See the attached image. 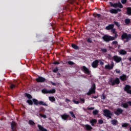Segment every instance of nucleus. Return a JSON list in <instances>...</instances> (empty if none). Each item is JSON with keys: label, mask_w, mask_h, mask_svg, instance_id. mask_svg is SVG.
Masks as SVG:
<instances>
[{"label": "nucleus", "mask_w": 131, "mask_h": 131, "mask_svg": "<svg viewBox=\"0 0 131 131\" xmlns=\"http://www.w3.org/2000/svg\"><path fill=\"white\" fill-rule=\"evenodd\" d=\"M121 39L122 40L126 39L125 42H128V41H129V40L131 39V34H128L127 33L124 32L121 35Z\"/></svg>", "instance_id": "1"}, {"label": "nucleus", "mask_w": 131, "mask_h": 131, "mask_svg": "<svg viewBox=\"0 0 131 131\" xmlns=\"http://www.w3.org/2000/svg\"><path fill=\"white\" fill-rule=\"evenodd\" d=\"M103 115L105 117H107L108 118L112 119V116H113V112H111L109 110L105 109L103 110Z\"/></svg>", "instance_id": "2"}, {"label": "nucleus", "mask_w": 131, "mask_h": 131, "mask_svg": "<svg viewBox=\"0 0 131 131\" xmlns=\"http://www.w3.org/2000/svg\"><path fill=\"white\" fill-rule=\"evenodd\" d=\"M102 39H103V40H104V41H106V42H109V41H111V40H114V39H115V38L108 35H104L102 37Z\"/></svg>", "instance_id": "3"}, {"label": "nucleus", "mask_w": 131, "mask_h": 131, "mask_svg": "<svg viewBox=\"0 0 131 131\" xmlns=\"http://www.w3.org/2000/svg\"><path fill=\"white\" fill-rule=\"evenodd\" d=\"M110 5L111 7H113V8H120V9L123 8V6L121 4L120 2L115 4H113L112 2H110Z\"/></svg>", "instance_id": "4"}, {"label": "nucleus", "mask_w": 131, "mask_h": 131, "mask_svg": "<svg viewBox=\"0 0 131 131\" xmlns=\"http://www.w3.org/2000/svg\"><path fill=\"white\" fill-rule=\"evenodd\" d=\"M96 93V84L93 83L89 91L87 93L88 96H91L92 94H95Z\"/></svg>", "instance_id": "5"}, {"label": "nucleus", "mask_w": 131, "mask_h": 131, "mask_svg": "<svg viewBox=\"0 0 131 131\" xmlns=\"http://www.w3.org/2000/svg\"><path fill=\"white\" fill-rule=\"evenodd\" d=\"M110 82L111 83V85L114 86L115 84H119L120 83V80H119V78H116L115 80L111 79Z\"/></svg>", "instance_id": "6"}, {"label": "nucleus", "mask_w": 131, "mask_h": 131, "mask_svg": "<svg viewBox=\"0 0 131 131\" xmlns=\"http://www.w3.org/2000/svg\"><path fill=\"white\" fill-rule=\"evenodd\" d=\"M81 69L82 71H83V72H84L85 74H88V75H91V71H90V70H89L86 67L84 66L81 68Z\"/></svg>", "instance_id": "7"}, {"label": "nucleus", "mask_w": 131, "mask_h": 131, "mask_svg": "<svg viewBox=\"0 0 131 131\" xmlns=\"http://www.w3.org/2000/svg\"><path fill=\"white\" fill-rule=\"evenodd\" d=\"M113 59H114V60L115 62H116V63H120V62L122 61V58L117 55H114Z\"/></svg>", "instance_id": "8"}, {"label": "nucleus", "mask_w": 131, "mask_h": 131, "mask_svg": "<svg viewBox=\"0 0 131 131\" xmlns=\"http://www.w3.org/2000/svg\"><path fill=\"white\" fill-rule=\"evenodd\" d=\"M122 113H123V110L121 108H118L116 111L114 112V114L117 115V116H119V115L122 114Z\"/></svg>", "instance_id": "9"}, {"label": "nucleus", "mask_w": 131, "mask_h": 131, "mask_svg": "<svg viewBox=\"0 0 131 131\" xmlns=\"http://www.w3.org/2000/svg\"><path fill=\"white\" fill-rule=\"evenodd\" d=\"M36 81L37 82H45L46 81V78L41 76H38V78L36 79Z\"/></svg>", "instance_id": "10"}, {"label": "nucleus", "mask_w": 131, "mask_h": 131, "mask_svg": "<svg viewBox=\"0 0 131 131\" xmlns=\"http://www.w3.org/2000/svg\"><path fill=\"white\" fill-rule=\"evenodd\" d=\"M92 66L93 68H97L99 66V60H94L92 63Z\"/></svg>", "instance_id": "11"}, {"label": "nucleus", "mask_w": 131, "mask_h": 131, "mask_svg": "<svg viewBox=\"0 0 131 131\" xmlns=\"http://www.w3.org/2000/svg\"><path fill=\"white\" fill-rule=\"evenodd\" d=\"M128 106H131V101H127L126 103H123L122 104V106L125 109H127V108H128Z\"/></svg>", "instance_id": "12"}, {"label": "nucleus", "mask_w": 131, "mask_h": 131, "mask_svg": "<svg viewBox=\"0 0 131 131\" xmlns=\"http://www.w3.org/2000/svg\"><path fill=\"white\" fill-rule=\"evenodd\" d=\"M110 12L111 13V14H117L118 12H121V10L120 9H112L110 10Z\"/></svg>", "instance_id": "13"}, {"label": "nucleus", "mask_w": 131, "mask_h": 131, "mask_svg": "<svg viewBox=\"0 0 131 131\" xmlns=\"http://www.w3.org/2000/svg\"><path fill=\"white\" fill-rule=\"evenodd\" d=\"M119 78L121 81H125L127 80V76L125 74H123L122 75L120 76Z\"/></svg>", "instance_id": "14"}, {"label": "nucleus", "mask_w": 131, "mask_h": 131, "mask_svg": "<svg viewBox=\"0 0 131 131\" xmlns=\"http://www.w3.org/2000/svg\"><path fill=\"white\" fill-rule=\"evenodd\" d=\"M16 127H17V124L15 123L14 121L11 122V129L12 131L16 130Z\"/></svg>", "instance_id": "15"}, {"label": "nucleus", "mask_w": 131, "mask_h": 131, "mask_svg": "<svg viewBox=\"0 0 131 131\" xmlns=\"http://www.w3.org/2000/svg\"><path fill=\"white\" fill-rule=\"evenodd\" d=\"M114 67V63L113 62H112V63L111 64V66L109 64L105 66V69L111 70V69H113Z\"/></svg>", "instance_id": "16"}, {"label": "nucleus", "mask_w": 131, "mask_h": 131, "mask_svg": "<svg viewBox=\"0 0 131 131\" xmlns=\"http://www.w3.org/2000/svg\"><path fill=\"white\" fill-rule=\"evenodd\" d=\"M83 127L86 130H92V129H93V127L89 124L84 125Z\"/></svg>", "instance_id": "17"}, {"label": "nucleus", "mask_w": 131, "mask_h": 131, "mask_svg": "<svg viewBox=\"0 0 131 131\" xmlns=\"http://www.w3.org/2000/svg\"><path fill=\"white\" fill-rule=\"evenodd\" d=\"M61 117L63 120H67V119L70 117V116L67 114H63L61 115Z\"/></svg>", "instance_id": "18"}, {"label": "nucleus", "mask_w": 131, "mask_h": 131, "mask_svg": "<svg viewBox=\"0 0 131 131\" xmlns=\"http://www.w3.org/2000/svg\"><path fill=\"white\" fill-rule=\"evenodd\" d=\"M114 28V24H111L106 26L105 29L106 30H111Z\"/></svg>", "instance_id": "19"}, {"label": "nucleus", "mask_w": 131, "mask_h": 131, "mask_svg": "<svg viewBox=\"0 0 131 131\" xmlns=\"http://www.w3.org/2000/svg\"><path fill=\"white\" fill-rule=\"evenodd\" d=\"M90 123L91 124V125L92 126H94L95 124H96V123H97V119H92L91 121H90Z\"/></svg>", "instance_id": "20"}, {"label": "nucleus", "mask_w": 131, "mask_h": 131, "mask_svg": "<svg viewBox=\"0 0 131 131\" xmlns=\"http://www.w3.org/2000/svg\"><path fill=\"white\" fill-rule=\"evenodd\" d=\"M49 101H50V102H52V103H54V102H56V98H55L54 96H49Z\"/></svg>", "instance_id": "21"}, {"label": "nucleus", "mask_w": 131, "mask_h": 131, "mask_svg": "<svg viewBox=\"0 0 131 131\" xmlns=\"http://www.w3.org/2000/svg\"><path fill=\"white\" fill-rule=\"evenodd\" d=\"M33 101V103H34V105H35V106H37L38 105V104H39V101H38V100H37V99H35V98H33L32 99Z\"/></svg>", "instance_id": "22"}, {"label": "nucleus", "mask_w": 131, "mask_h": 131, "mask_svg": "<svg viewBox=\"0 0 131 131\" xmlns=\"http://www.w3.org/2000/svg\"><path fill=\"white\" fill-rule=\"evenodd\" d=\"M37 127H38L39 130L40 131H46L47 129L45 128L43 126L41 125L38 124Z\"/></svg>", "instance_id": "23"}, {"label": "nucleus", "mask_w": 131, "mask_h": 131, "mask_svg": "<svg viewBox=\"0 0 131 131\" xmlns=\"http://www.w3.org/2000/svg\"><path fill=\"white\" fill-rule=\"evenodd\" d=\"M126 10H127V15H128V16H131V7L127 8Z\"/></svg>", "instance_id": "24"}, {"label": "nucleus", "mask_w": 131, "mask_h": 131, "mask_svg": "<svg viewBox=\"0 0 131 131\" xmlns=\"http://www.w3.org/2000/svg\"><path fill=\"white\" fill-rule=\"evenodd\" d=\"M127 52H126V51H125V50H123V49H122V50H121L120 51V52H119V54H120V55H126V53H127Z\"/></svg>", "instance_id": "25"}, {"label": "nucleus", "mask_w": 131, "mask_h": 131, "mask_svg": "<svg viewBox=\"0 0 131 131\" xmlns=\"http://www.w3.org/2000/svg\"><path fill=\"white\" fill-rule=\"evenodd\" d=\"M25 96L26 97V98H28V99H29V100H31V99H32L31 95L28 93H25Z\"/></svg>", "instance_id": "26"}, {"label": "nucleus", "mask_w": 131, "mask_h": 131, "mask_svg": "<svg viewBox=\"0 0 131 131\" xmlns=\"http://www.w3.org/2000/svg\"><path fill=\"white\" fill-rule=\"evenodd\" d=\"M39 105H40L42 106H48V104H47V103L42 101H39Z\"/></svg>", "instance_id": "27"}, {"label": "nucleus", "mask_w": 131, "mask_h": 131, "mask_svg": "<svg viewBox=\"0 0 131 131\" xmlns=\"http://www.w3.org/2000/svg\"><path fill=\"white\" fill-rule=\"evenodd\" d=\"M111 123L113 124V125H117V123H118V121L115 119H113L111 121Z\"/></svg>", "instance_id": "28"}, {"label": "nucleus", "mask_w": 131, "mask_h": 131, "mask_svg": "<svg viewBox=\"0 0 131 131\" xmlns=\"http://www.w3.org/2000/svg\"><path fill=\"white\" fill-rule=\"evenodd\" d=\"M93 16H94V17H95V18L97 17V19H100V17H101V14L95 13L93 14Z\"/></svg>", "instance_id": "29"}, {"label": "nucleus", "mask_w": 131, "mask_h": 131, "mask_svg": "<svg viewBox=\"0 0 131 131\" xmlns=\"http://www.w3.org/2000/svg\"><path fill=\"white\" fill-rule=\"evenodd\" d=\"M27 103H28V104L30 105V106H32L33 105V102L32 100H31V99H29L27 100Z\"/></svg>", "instance_id": "30"}, {"label": "nucleus", "mask_w": 131, "mask_h": 131, "mask_svg": "<svg viewBox=\"0 0 131 131\" xmlns=\"http://www.w3.org/2000/svg\"><path fill=\"white\" fill-rule=\"evenodd\" d=\"M72 47L75 50H79V47L75 44H72Z\"/></svg>", "instance_id": "31"}, {"label": "nucleus", "mask_w": 131, "mask_h": 131, "mask_svg": "<svg viewBox=\"0 0 131 131\" xmlns=\"http://www.w3.org/2000/svg\"><path fill=\"white\" fill-rule=\"evenodd\" d=\"M49 94H55L56 93V89H53L51 90H48Z\"/></svg>", "instance_id": "32"}, {"label": "nucleus", "mask_w": 131, "mask_h": 131, "mask_svg": "<svg viewBox=\"0 0 131 131\" xmlns=\"http://www.w3.org/2000/svg\"><path fill=\"white\" fill-rule=\"evenodd\" d=\"M41 92L42 94H49V90L47 89H42Z\"/></svg>", "instance_id": "33"}, {"label": "nucleus", "mask_w": 131, "mask_h": 131, "mask_svg": "<svg viewBox=\"0 0 131 131\" xmlns=\"http://www.w3.org/2000/svg\"><path fill=\"white\" fill-rule=\"evenodd\" d=\"M114 23L116 26L118 27V28H120V24L117 21H114Z\"/></svg>", "instance_id": "34"}, {"label": "nucleus", "mask_w": 131, "mask_h": 131, "mask_svg": "<svg viewBox=\"0 0 131 131\" xmlns=\"http://www.w3.org/2000/svg\"><path fill=\"white\" fill-rule=\"evenodd\" d=\"M70 114L71 115V116L73 118H76V117H75V115H74V113H73V112L71 111L69 112Z\"/></svg>", "instance_id": "35"}, {"label": "nucleus", "mask_w": 131, "mask_h": 131, "mask_svg": "<svg viewBox=\"0 0 131 131\" xmlns=\"http://www.w3.org/2000/svg\"><path fill=\"white\" fill-rule=\"evenodd\" d=\"M129 125V124L127 123H124L122 124V127H127Z\"/></svg>", "instance_id": "36"}, {"label": "nucleus", "mask_w": 131, "mask_h": 131, "mask_svg": "<svg viewBox=\"0 0 131 131\" xmlns=\"http://www.w3.org/2000/svg\"><path fill=\"white\" fill-rule=\"evenodd\" d=\"M29 124H30V125H34L35 124V123L32 120H30L29 121Z\"/></svg>", "instance_id": "37"}, {"label": "nucleus", "mask_w": 131, "mask_h": 131, "mask_svg": "<svg viewBox=\"0 0 131 131\" xmlns=\"http://www.w3.org/2000/svg\"><path fill=\"white\" fill-rule=\"evenodd\" d=\"M125 24H129V23H130V19H129L128 18L125 19Z\"/></svg>", "instance_id": "38"}, {"label": "nucleus", "mask_w": 131, "mask_h": 131, "mask_svg": "<svg viewBox=\"0 0 131 131\" xmlns=\"http://www.w3.org/2000/svg\"><path fill=\"white\" fill-rule=\"evenodd\" d=\"M93 113L94 115H97V114L99 113V111H98V110H95L93 111Z\"/></svg>", "instance_id": "39"}, {"label": "nucleus", "mask_w": 131, "mask_h": 131, "mask_svg": "<svg viewBox=\"0 0 131 131\" xmlns=\"http://www.w3.org/2000/svg\"><path fill=\"white\" fill-rule=\"evenodd\" d=\"M10 88L11 90H13V89H15V88H16V86L14 84L11 83L10 84Z\"/></svg>", "instance_id": "40"}, {"label": "nucleus", "mask_w": 131, "mask_h": 131, "mask_svg": "<svg viewBox=\"0 0 131 131\" xmlns=\"http://www.w3.org/2000/svg\"><path fill=\"white\" fill-rule=\"evenodd\" d=\"M40 112H45V111H46V108H45L43 107H40Z\"/></svg>", "instance_id": "41"}, {"label": "nucleus", "mask_w": 131, "mask_h": 131, "mask_svg": "<svg viewBox=\"0 0 131 131\" xmlns=\"http://www.w3.org/2000/svg\"><path fill=\"white\" fill-rule=\"evenodd\" d=\"M58 71L59 68H58V67H56L55 69L53 70V72H54V73H57V72H58Z\"/></svg>", "instance_id": "42"}, {"label": "nucleus", "mask_w": 131, "mask_h": 131, "mask_svg": "<svg viewBox=\"0 0 131 131\" xmlns=\"http://www.w3.org/2000/svg\"><path fill=\"white\" fill-rule=\"evenodd\" d=\"M69 65H75V63H74V62L73 61H69L68 62Z\"/></svg>", "instance_id": "43"}, {"label": "nucleus", "mask_w": 131, "mask_h": 131, "mask_svg": "<svg viewBox=\"0 0 131 131\" xmlns=\"http://www.w3.org/2000/svg\"><path fill=\"white\" fill-rule=\"evenodd\" d=\"M39 116H40V117H42L43 118H47V115H42V114H39Z\"/></svg>", "instance_id": "44"}, {"label": "nucleus", "mask_w": 131, "mask_h": 131, "mask_svg": "<svg viewBox=\"0 0 131 131\" xmlns=\"http://www.w3.org/2000/svg\"><path fill=\"white\" fill-rule=\"evenodd\" d=\"M115 72L116 73H118V74H120V73H121V71H120V70H118V69H116V70H115Z\"/></svg>", "instance_id": "45"}, {"label": "nucleus", "mask_w": 131, "mask_h": 131, "mask_svg": "<svg viewBox=\"0 0 131 131\" xmlns=\"http://www.w3.org/2000/svg\"><path fill=\"white\" fill-rule=\"evenodd\" d=\"M101 51L102 53H107L106 49H101Z\"/></svg>", "instance_id": "46"}, {"label": "nucleus", "mask_w": 131, "mask_h": 131, "mask_svg": "<svg viewBox=\"0 0 131 131\" xmlns=\"http://www.w3.org/2000/svg\"><path fill=\"white\" fill-rule=\"evenodd\" d=\"M103 122H104V121L102 119H100L98 120V123L99 124H103Z\"/></svg>", "instance_id": "47"}, {"label": "nucleus", "mask_w": 131, "mask_h": 131, "mask_svg": "<svg viewBox=\"0 0 131 131\" xmlns=\"http://www.w3.org/2000/svg\"><path fill=\"white\" fill-rule=\"evenodd\" d=\"M127 2V0H121V3L122 4H123V5L126 4Z\"/></svg>", "instance_id": "48"}, {"label": "nucleus", "mask_w": 131, "mask_h": 131, "mask_svg": "<svg viewBox=\"0 0 131 131\" xmlns=\"http://www.w3.org/2000/svg\"><path fill=\"white\" fill-rule=\"evenodd\" d=\"M53 64H54V65H59V64H60V62H59V61H54Z\"/></svg>", "instance_id": "49"}, {"label": "nucleus", "mask_w": 131, "mask_h": 131, "mask_svg": "<svg viewBox=\"0 0 131 131\" xmlns=\"http://www.w3.org/2000/svg\"><path fill=\"white\" fill-rule=\"evenodd\" d=\"M73 103H74V104H79V101H76L75 100H73Z\"/></svg>", "instance_id": "50"}, {"label": "nucleus", "mask_w": 131, "mask_h": 131, "mask_svg": "<svg viewBox=\"0 0 131 131\" xmlns=\"http://www.w3.org/2000/svg\"><path fill=\"white\" fill-rule=\"evenodd\" d=\"M87 41H88V42H89L90 43H92V42H93V41L90 38L87 39Z\"/></svg>", "instance_id": "51"}, {"label": "nucleus", "mask_w": 131, "mask_h": 131, "mask_svg": "<svg viewBox=\"0 0 131 131\" xmlns=\"http://www.w3.org/2000/svg\"><path fill=\"white\" fill-rule=\"evenodd\" d=\"M86 110H95V107H87Z\"/></svg>", "instance_id": "52"}, {"label": "nucleus", "mask_w": 131, "mask_h": 131, "mask_svg": "<svg viewBox=\"0 0 131 131\" xmlns=\"http://www.w3.org/2000/svg\"><path fill=\"white\" fill-rule=\"evenodd\" d=\"M118 43V42L117 41H114L112 42V45H117Z\"/></svg>", "instance_id": "53"}, {"label": "nucleus", "mask_w": 131, "mask_h": 131, "mask_svg": "<svg viewBox=\"0 0 131 131\" xmlns=\"http://www.w3.org/2000/svg\"><path fill=\"white\" fill-rule=\"evenodd\" d=\"M80 101L82 102L83 104H84L85 100L84 99V98H81Z\"/></svg>", "instance_id": "54"}, {"label": "nucleus", "mask_w": 131, "mask_h": 131, "mask_svg": "<svg viewBox=\"0 0 131 131\" xmlns=\"http://www.w3.org/2000/svg\"><path fill=\"white\" fill-rule=\"evenodd\" d=\"M112 30V32H113V33H116V32H115L116 31V29H114V28L111 30Z\"/></svg>", "instance_id": "55"}, {"label": "nucleus", "mask_w": 131, "mask_h": 131, "mask_svg": "<svg viewBox=\"0 0 131 131\" xmlns=\"http://www.w3.org/2000/svg\"><path fill=\"white\" fill-rule=\"evenodd\" d=\"M115 34V37H114L115 38H117V36H118V35H117V33H114Z\"/></svg>", "instance_id": "56"}, {"label": "nucleus", "mask_w": 131, "mask_h": 131, "mask_svg": "<svg viewBox=\"0 0 131 131\" xmlns=\"http://www.w3.org/2000/svg\"><path fill=\"white\" fill-rule=\"evenodd\" d=\"M50 83L52 85H54V86L56 85V83H54L53 81H50Z\"/></svg>", "instance_id": "57"}, {"label": "nucleus", "mask_w": 131, "mask_h": 131, "mask_svg": "<svg viewBox=\"0 0 131 131\" xmlns=\"http://www.w3.org/2000/svg\"><path fill=\"white\" fill-rule=\"evenodd\" d=\"M50 83L52 85H54V86L56 85V83H54L53 81H50Z\"/></svg>", "instance_id": "58"}, {"label": "nucleus", "mask_w": 131, "mask_h": 131, "mask_svg": "<svg viewBox=\"0 0 131 131\" xmlns=\"http://www.w3.org/2000/svg\"><path fill=\"white\" fill-rule=\"evenodd\" d=\"M106 99V96L104 94H102V100H105Z\"/></svg>", "instance_id": "59"}, {"label": "nucleus", "mask_w": 131, "mask_h": 131, "mask_svg": "<svg viewBox=\"0 0 131 131\" xmlns=\"http://www.w3.org/2000/svg\"><path fill=\"white\" fill-rule=\"evenodd\" d=\"M70 101H71L70 100H69L67 98L66 99L65 102H66L67 103H68V102H70Z\"/></svg>", "instance_id": "60"}, {"label": "nucleus", "mask_w": 131, "mask_h": 131, "mask_svg": "<svg viewBox=\"0 0 131 131\" xmlns=\"http://www.w3.org/2000/svg\"><path fill=\"white\" fill-rule=\"evenodd\" d=\"M100 64L101 65H104V62L103 61H100Z\"/></svg>", "instance_id": "61"}, {"label": "nucleus", "mask_w": 131, "mask_h": 131, "mask_svg": "<svg viewBox=\"0 0 131 131\" xmlns=\"http://www.w3.org/2000/svg\"><path fill=\"white\" fill-rule=\"evenodd\" d=\"M128 60L131 62V57H128Z\"/></svg>", "instance_id": "62"}, {"label": "nucleus", "mask_w": 131, "mask_h": 131, "mask_svg": "<svg viewBox=\"0 0 131 131\" xmlns=\"http://www.w3.org/2000/svg\"><path fill=\"white\" fill-rule=\"evenodd\" d=\"M94 99H97V97L94 96Z\"/></svg>", "instance_id": "63"}, {"label": "nucleus", "mask_w": 131, "mask_h": 131, "mask_svg": "<svg viewBox=\"0 0 131 131\" xmlns=\"http://www.w3.org/2000/svg\"><path fill=\"white\" fill-rule=\"evenodd\" d=\"M129 130L131 131V127H130Z\"/></svg>", "instance_id": "64"}]
</instances>
